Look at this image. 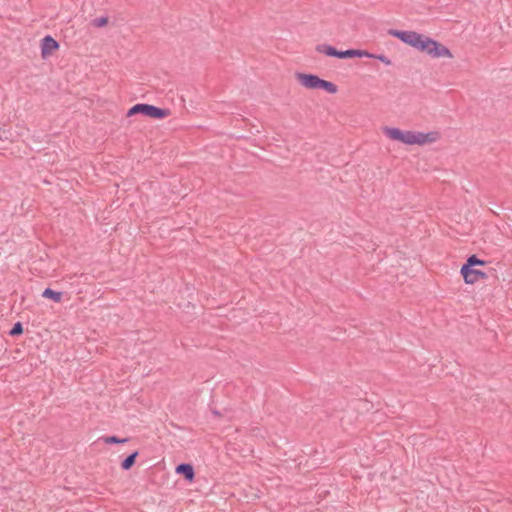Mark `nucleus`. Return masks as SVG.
<instances>
[{"instance_id": "f257e3e1", "label": "nucleus", "mask_w": 512, "mask_h": 512, "mask_svg": "<svg viewBox=\"0 0 512 512\" xmlns=\"http://www.w3.org/2000/svg\"><path fill=\"white\" fill-rule=\"evenodd\" d=\"M389 33L405 44L421 52H425L432 58H453L452 52L446 46L415 31L390 30Z\"/></svg>"}, {"instance_id": "f03ea898", "label": "nucleus", "mask_w": 512, "mask_h": 512, "mask_svg": "<svg viewBox=\"0 0 512 512\" xmlns=\"http://www.w3.org/2000/svg\"><path fill=\"white\" fill-rule=\"evenodd\" d=\"M384 134L391 140L398 141L405 145H419L423 146L431 144L439 140L440 134L438 131L420 132L412 130H400L396 127H385Z\"/></svg>"}, {"instance_id": "7ed1b4c3", "label": "nucleus", "mask_w": 512, "mask_h": 512, "mask_svg": "<svg viewBox=\"0 0 512 512\" xmlns=\"http://www.w3.org/2000/svg\"><path fill=\"white\" fill-rule=\"evenodd\" d=\"M485 264L486 262L479 259L476 255L468 257L460 269V274L463 277L464 283L467 285H474L479 280L487 279L488 276L485 272L475 268V266H484Z\"/></svg>"}, {"instance_id": "20e7f679", "label": "nucleus", "mask_w": 512, "mask_h": 512, "mask_svg": "<svg viewBox=\"0 0 512 512\" xmlns=\"http://www.w3.org/2000/svg\"><path fill=\"white\" fill-rule=\"evenodd\" d=\"M295 77L298 82L306 89H323L330 94H336L338 91V88L334 83L321 79L314 74L297 72L295 73Z\"/></svg>"}, {"instance_id": "39448f33", "label": "nucleus", "mask_w": 512, "mask_h": 512, "mask_svg": "<svg viewBox=\"0 0 512 512\" xmlns=\"http://www.w3.org/2000/svg\"><path fill=\"white\" fill-rule=\"evenodd\" d=\"M136 114H142L153 119H162L170 115V111L168 109H162L151 104L140 103L132 106L127 111L126 116L131 117Z\"/></svg>"}, {"instance_id": "423d86ee", "label": "nucleus", "mask_w": 512, "mask_h": 512, "mask_svg": "<svg viewBox=\"0 0 512 512\" xmlns=\"http://www.w3.org/2000/svg\"><path fill=\"white\" fill-rule=\"evenodd\" d=\"M316 51L321 54H324L326 56L336 57V58H340V59L353 58V57H359V58H361V57L372 58L373 57L372 54H369L368 52H366L364 50L349 49V50H345V51H338L333 46L326 45V44L316 46Z\"/></svg>"}, {"instance_id": "0eeeda50", "label": "nucleus", "mask_w": 512, "mask_h": 512, "mask_svg": "<svg viewBox=\"0 0 512 512\" xmlns=\"http://www.w3.org/2000/svg\"><path fill=\"white\" fill-rule=\"evenodd\" d=\"M59 48L58 42L51 36H45L41 41V56L47 58L51 53Z\"/></svg>"}, {"instance_id": "6e6552de", "label": "nucleus", "mask_w": 512, "mask_h": 512, "mask_svg": "<svg viewBox=\"0 0 512 512\" xmlns=\"http://www.w3.org/2000/svg\"><path fill=\"white\" fill-rule=\"evenodd\" d=\"M176 473L184 475L185 479L189 482L194 480V469L191 464L182 463L176 467Z\"/></svg>"}, {"instance_id": "1a4fd4ad", "label": "nucleus", "mask_w": 512, "mask_h": 512, "mask_svg": "<svg viewBox=\"0 0 512 512\" xmlns=\"http://www.w3.org/2000/svg\"><path fill=\"white\" fill-rule=\"evenodd\" d=\"M42 296L44 298L52 299L55 303H59L62 300V292L54 291L51 288H46L42 292Z\"/></svg>"}, {"instance_id": "9d476101", "label": "nucleus", "mask_w": 512, "mask_h": 512, "mask_svg": "<svg viewBox=\"0 0 512 512\" xmlns=\"http://www.w3.org/2000/svg\"><path fill=\"white\" fill-rule=\"evenodd\" d=\"M137 456L138 451H134L133 453L128 455L121 463L122 469L129 470L134 465Z\"/></svg>"}, {"instance_id": "9b49d317", "label": "nucleus", "mask_w": 512, "mask_h": 512, "mask_svg": "<svg viewBox=\"0 0 512 512\" xmlns=\"http://www.w3.org/2000/svg\"><path fill=\"white\" fill-rule=\"evenodd\" d=\"M127 441H128L127 438L119 439L116 436H108V437L104 438V442L106 444H122V443H126Z\"/></svg>"}, {"instance_id": "f8f14e48", "label": "nucleus", "mask_w": 512, "mask_h": 512, "mask_svg": "<svg viewBox=\"0 0 512 512\" xmlns=\"http://www.w3.org/2000/svg\"><path fill=\"white\" fill-rule=\"evenodd\" d=\"M23 332V327L20 322H17L14 327L10 330V335H20Z\"/></svg>"}, {"instance_id": "ddd939ff", "label": "nucleus", "mask_w": 512, "mask_h": 512, "mask_svg": "<svg viewBox=\"0 0 512 512\" xmlns=\"http://www.w3.org/2000/svg\"><path fill=\"white\" fill-rule=\"evenodd\" d=\"M374 57L377 58L382 63H384L385 65H391V61L384 55H378V56H374Z\"/></svg>"}, {"instance_id": "4468645a", "label": "nucleus", "mask_w": 512, "mask_h": 512, "mask_svg": "<svg viewBox=\"0 0 512 512\" xmlns=\"http://www.w3.org/2000/svg\"><path fill=\"white\" fill-rule=\"evenodd\" d=\"M106 23H107V18H99V19H97L96 25L98 27H101V26L105 25Z\"/></svg>"}]
</instances>
